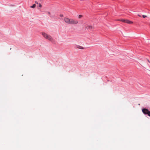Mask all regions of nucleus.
I'll return each mask as SVG.
<instances>
[{
  "label": "nucleus",
  "mask_w": 150,
  "mask_h": 150,
  "mask_svg": "<svg viewBox=\"0 0 150 150\" xmlns=\"http://www.w3.org/2000/svg\"><path fill=\"white\" fill-rule=\"evenodd\" d=\"M42 34L43 37L45 39L50 40L52 42L53 41L52 37L50 35L47 34L45 32H42Z\"/></svg>",
  "instance_id": "f257e3e1"
},
{
  "label": "nucleus",
  "mask_w": 150,
  "mask_h": 150,
  "mask_svg": "<svg viewBox=\"0 0 150 150\" xmlns=\"http://www.w3.org/2000/svg\"><path fill=\"white\" fill-rule=\"evenodd\" d=\"M78 23V22L77 20H74L72 19H71L70 20V24H76Z\"/></svg>",
  "instance_id": "f03ea898"
},
{
  "label": "nucleus",
  "mask_w": 150,
  "mask_h": 150,
  "mask_svg": "<svg viewBox=\"0 0 150 150\" xmlns=\"http://www.w3.org/2000/svg\"><path fill=\"white\" fill-rule=\"evenodd\" d=\"M64 20L66 23L68 24L70 23L71 19H69L67 17H65Z\"/></svg>",
  "instance_id": "7ed1b4c3"
},
{
  "label": "nucleus",
  "mask_w": 150,
  "mask_h": 150,
  "mask_svg": "<svg viewBox=\"0 0 150 150\" xmlns=\"http://www.w3.org/2000/svg\"><path fill=\"white\" fill-rule=\"evenodd\" d=\"M75 48L82 50L84 49V48L83 47L81 46H80L79 45H76V47H75Z\"/></svg>",
  "instance_id": "20e7f679"
},
{
  "label": "nucleus",
  "mask_w": 150,
  "mask_h": 150,
  "mask_svg": "<svg viewBox=\"0 0 150 150\" xmlns=\"http://www.w3.org/2000/svg\"><path fill=\"white\" fill-rule=\"evenodd\" d=\"M142 112H150V111L146 108H143L142 110Z\"/></svg>",
  "instance_id": "39448f33"
},
{
  "label": "nucleus",
  "mask_w": 150,
  "mask_h": 150,
  "mask_svg": "<svg viewBox=\"0 0 150 150\" xmlns=\"http://www.w3.org/2000/svg\"><path fill=\"white\" fill-rule=\"evenodd\" d=\"M86 28L90 30H91L93 28V27L91 25H87L86 27Z\"/></svg>",
  "instance_id": "423d86ee"
},
{
  "label": "nucleus",
  "mask_w": 150,
  "mask_h": 150,
  "mask_svg": "<svg viewBox=\"0 0 150 150\" xmlns=\"http://www.w3.org/2000/svg\"><path fill=\"white\" fill-rule=\"evenodd\" d=\"M125 23L128 24H130L133 23V22L131 21H130L126 19L125 20Z\"/></svg>",
  "instance_id": "0eeeda50"
},
{
  "label": "nucleus",
  "mask_w": 150,
  "mask_h": 150,
  "mask_svg": "<svg viewBox=\"0 0 150 150\" xmlns=\"http://www.w3.org/2000/svg\"><path fill=\"white\" fill-rule=\"evenodd\" d=\"M118 21H121L122 22L125 23V19H122L120 20H118Z\"/></svg>",
  "instance_id": "6e6552de"
},
{
  "label": "nucleus",
  "mask_w": 150,
  "mask_h": 150,
  "mask_svg": "<svg viewBox=\"0 0 150 150\" xmlns=\"http://www.w3.org/2000/svg\"><path fill=\"white\" fill-rule=\"evenodd\" d=\"M36 6V5H35V4H33V6H31L30 7L32 8H34Z\"/></svg>",
  "instance_id": "1a4fd4ad"
},
{
  "label": "nucleus",
  "mask_w": 150,
  "mask_h": 150,
  "mask_svg": "<svg viewBox=\"0 0 150 150\" xmlns=\"http://www.w3.org/2000/svg\"><path fill=\"white\" fill-rule=\"evenodd\" d=\"M82 16L81 15H79V18H81V17H82Z\"/></svg>",
  "instance_id": "9d476101"
},
{
  "label": "nucleus",
  "mask_w": 150,
  "mask_h": 150,
  "mask_svg": "<svg viewBox=\"0 0 150 150\" xmlns=\"http://www.w3.org/2000/svg\"><path fill=\"white\" fill-rule=\"evenodd\" d=\"M142 17L144 18H146V15H143Z\"/></svg>",
  "instance_id": "9b49d317"
},
{
  "label": "nucleus",
  "mask_w": 150,
  "mask_h": 150,
  "mask_svg": "<svg viewBox=\"0 0 150 150\" xmlns=\"http://www.w3.org/2000/svg\"><path fill=\"white\" fill-rule=\"evenodd\" d=\"M39 7H42V5L41 4H39Z\"/></svg>",
  "instance_id": "f8f14e48"
},
{
  "label": "nucleus",
  "mask_w": 150,
  "mask_h": 150,
  "mask_svg": "<svg viewBox=\"0 0 150 150\" xmlns=\"http://www.w3.org/2000/svg\"><path fill=\"white\" fill-rule=\"evenodd\" d=\"M60 16L61 17H63V15L62 14H60Z\"/></svg>",
  "instance_id": "ddd939ff"
},
{
  "label": "nucleus",
  "mask_w": 150,
  "mask_h": 150,
  "mask_svg": "<svg viewBox=\"0 0 150 150\" xmlns=\"http://www.w3.org/2000/svg\"><path fill=\"white\" fill-rule=\"evenodd\" d=\"M48 14L49 15H50V13L49 12H47Z\"/></svg>",
  "instance_id": "4468645a"
},
{
  "label": "nucleus",
  "mask_w": 150,
  "mask_h": 150,
  "mask_svg": "<svg viewBox=\"0 0 150 150\" xmlns=\"http://www.w3.org/2000/svg\"><path fill=\"white\" fill-rule=\"evenodd\" d=\"M35 3H36V4H38V2H37L36 1H35Z\"/></svg>",
  "instance_id": "2eb2a0df"
},
{
  "label": "nucleus",
  "mask_w": 150,
  "mask_h": 150,
  "mask_svg": "<svg viewBox=\"0 0 150 150\" xmlns=\"http://www.w3.org/2000/svg\"><path fill=\"white\" fill-rule=\"evenodd\" d=\"M147 60L148 61V62H149L150 61H149V59H147Z\"/></svg>",
  "instance_id": "dca6fc26"
},
{
  "label": "nucleus",
  "mask_w": 150,
  "mask_h": 150,
  "mask_svg": "<svg viewBox=\"0 0 150 150\" xmlns=\"http://www.w3.org/2000/svg\"><path fill=\"white\" fill-rule=\"evenodd\" d=\"M138 16H139V17H141V16L140 15H139V14H138Z\"/></svg>",
  "instance_id": "f3484780"
},
{
  "label": "nucleus",
  "mask_w": 150,
  "mask_h": 150,
  "mask_svg": "<svg viewBox=\"0 0 150 150\" xmlns=\"http://www.w3.org/2000/svg\"><path fill=\"white\" fill-rule=\"evenodd\" d=\"M149 62L150 63V61Z\"/></svg>",
  "instance_id": "a211bd4d"
}]
</instances>
